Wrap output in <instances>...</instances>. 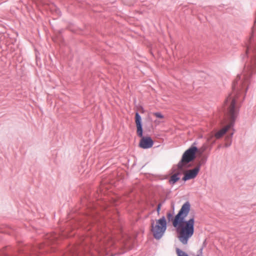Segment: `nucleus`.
Segmentation results:
<instances>
[{
    "instance_id": "nucleus-1",
    "label": "nucleus",
    "mask_w": 256,
    "mask_h": 256,
    "mask_svg": "<svg viewBox=\"0 0 256 256\" xmlns=\"http://www.w3.org/2000/svg\"><path fill=\"white\" fill-rule=\"evenodd\" d=\"M253 37L254 34H252L246 44V54L242 57V60H244L245 57H248V53H252V55L250 56V66L248 68L249 72L246 74H244L243 79H242L240 74H238L236 79L232 82V92L236 98L233 96L232 94H230L224 102L225 105L228 106L227 114L230 122L227 126L214 134V136L217 139L221 138L230 128H232L233 131L234 130V126L238 113V110L236 108V98L244 85L249 82L252 73L256 72V44L253 40Z\"/></svg>"
},
{
    "instance_id": "nucleus-2",
    "label": "nucleus",
    "mask_w": 256,
    "mask_h": 256,
    "mask_svg": "<svg viewBox=\"0 0 256 256\" xmlns=\"http://www.w3.org/2000/svg\"><path fill=\"white\" fill-rule=\"evenodd\" d=\"M190 210V206H188L180 222L176 220V228L178 234V239L184 244H188V240L192 236L194 232V217L192 216L188 220H186Z\"/></svg>"
},
{
    "instance_id": "nucleus-3",
    "label": "nucleus",
    "mask_w": 256,
    "mask_h": 256,
    "mask_svg": "<svg viewBox=\"0 0 256 256\" xmlns=\"http://www.w3.org/2000/svg\"><path fill=\"white\" fill-rule=\"evenodd\" d=\"M135 122L136 127V133L138 136L141 138L139 142V146L143 149L151 148L154 145V140L150 136H143V128L142 119L138 112L135 114Z\"/></svg>"
},
{
    "instance_id": "nucleus-4",
    "label": "nucleus",
    "mask_w": 256,
    "mask_h": 256,
    "mask_svg": "<svg viewBox=\"0 0 256 256\" xmlns=\"http://www.w3.org/2000/svg\"><path fill=\"white\" fill-rule=\"evenodd\" d=\"M196 142H194L183 154L181 160L177 164L178 168L179 170H183V168L188 164L194 160L196 158V154L198 150V148L196 146Z\"/></svg>"
},
{
    "instance_id": "nucleus-5",
    "label": "nucleus",
    "mask_w": 256,
    "mask_h": 256,
    "mask_svg": "<svg viewBox=\"0 0 256 256\" xmlns=\"http://www.w3.org/2000/svg\"><path fill=\"white\" fill-rule=\"evenodd\" d=\"M151 231L152 232L154 238L157 240L161 238L165 233L167 228V222L164 216L156 220L154 224V220H151Z\"/></svg>"
},
{
    "instance_id": "nucleus-6",
    "label": "nucleus",
    "mask_w": 256,
    "mask_h": 256,
    "mask_svg": "<svg viewBox=\"0 0 256 256\" xmlns=\"http://www.w3.org/2000/svg\"><path fill=\"white\" fill-rule=\"evenodd\" d=\"M188 206H190V202L188 201H186L182 205L180 209L174 216H173L174 214V211L172 212H168L166 214L168 222H171L174 227L176 228V220L178 221V222H180Z\"/></svg>"
},
{
    "instance_id": "nucleus-7",
    "label": "nucleus",
    "mask_w": 256,
    "mask_h": 256,
    "mask_svg": "<svg viewBox=\"0 0 256 256\" xmlns=\"http://www.w3.org/2000/svg\"><path fill=\"white\" fill-rule=\"evenodd\" d=\"M200 172V166H196L194 168L188 170L184 174L182 180L186 182L196 177Z\"/></svg>"
},
{
    "instance_id": "nucleus-8",
    "label": "nucleus",
    "mask_w": 256,
    "mask_h": 256,
    "mask_svg": "<svg viewBox=\"0 0 256 256\" xmlns=\"http://www.w3.org/2000/svg\"><path fill=\"white\" fill-rule=\"evenodd\" d=\"M180 172H177L172 174L169 179L168 182L170 184L174 185L180 180Z\"/></svg>"
},
{
    "instance_id": "nucleus-9",
    "label": "nucleus",
    "mask_w": 256,
    "mask_h": 256,
    "mask_svg": "<svg viewBox=\"0 0 256 256\" xmlns=\"http://www.w3.org/2000/svg\"><path fill=\"white\" fill-rule=\"evenodd\" d=\"M208 157L206 156H204L200 159L198 164L197 166H200V169L202 165H204L207 162Z\"/></svg>"
},
{
    "instance_id": "nucleus-10",
    "label": "nucleus",
    "mask_w": 256,
    "mask_h": 256,
    "mask_svg": "<svg viewBox=\"0 0 256 256\" xmlns=\"http://www.w3.org/2000/svg\"><path fill=\"white\" fill-rule=\"evenodd\" d=\"M176 252L178 256H189L188 254L186 252L182 251L179 248H176Z\"/></svg>"
},
{
    "instance_id": "nucleus-11",
    "label": "nucleus",
    "mask_w": 256,
    "mask_h": 256,
    "mask_svg": "<svg viewBox=\"0 0 256 256\" xmlns=\"http://www.w3.org/2000/svg\"><path fill=\"white\" fill-rule=\"evenodd\" d=\"M153 114L154 116H156V118H162L164 117V116L160 112H154Z\"/></svg>"
},
{
    "instance_id": "nucleus-12",
    "label": "nucleus",
    "mask_w": 256,
    "mask_h": 256,
    "mask_svg": "<svg viewBox=\"0 0 256 256\" xmlns=\"http://www.w3.org/2000/svg\"><path fill=\"white\" fill-rule=\"evenodd\" d=\"M161 207H162V204H158L156 207V212H157L158 214H160V212L161 210Z\"/></svg>"
},
{
    "instance_id": "nucleus-13",
    "label": "nucleus",
    "mask_w": 256,
    "mask_h": 256,
    "mask_svg": "<svg viewBox=\"0 0 256 256\" xmlns=\"http://www.w3.org/2000/svg\"><path fill=\"white\" fill-rule=\"evenodd\" d=\"M203 247H201V248L199 250L198 252V254L196 256H202V250H203Z\"/></svg>"
},
{
    "instance_id": "nucleus-14",
    "label": "nucleus",
    "mask_w": 256,
    "mask_h": 256,
    "mask_svg": "<svg viewBox=\"0 0 256 256\" xmlns=\"http://www.w3.org/2000/svg\"><path fill=\"white\" fill-rule=\"evenodd\" d=\"M233 134H234V132H231L230 134V136H227V138L228 139H232V136H233Z\"/></svg>"
},
{
    "instance_id": "nucleus-15",
    "label": "nucleus",
    "mask_w": 256,
    "mask_h": 256,
    "mask_svg": "<svg viewBox=\"0 0 256 256\" xmlns=\"http://www.w3.org/2000/svg\"><path fill=\"white\" fill-rule=\"evenodd\" d=\"M206 244H207L206 240H205L202 243V247H203V248H204V247H206Z\"/></svg>"
},
{
    "instance_id": "nucleus-16",
    "label": "nucleus",
    "mask_w": 256,
    "mask_h": 256,
    "mask_svg": "<svg viewBox=\"0 0 256 256\" xmlns=\"http://www.w3.org/2000/svg\"><path fill=\"white\" fill-rule=\"evenodd\" d=\"M171 206L172 208V211L174 212V203L173 202H171Z\"/></svg>"
},
{
    "instance_id": "nucleus-17",
    "label": "nucleus",
    "mask_w": 256,
    "mask_h": 256,
    "mask_svg": "<svg viewBox=\"0 0 256 256\" xmlns=\"http://www.w3.org/2000/svg\"><path fill=\"white\" fill-rule=\"evenodd\" d=\"M152 120L151 118H150V127H152Z\"/></svg>"
},
{
    "instance_id": "nucleus-18",
    "label": "nucleus",
    "mask_w": 256,
    "mask_h": 256,
    "mask_svg": "<svg viewBox=\"0 0 256 256\" xmlns=\"http://www.w3.org/2000/svg\"><path fill=\"white\" fill-rule=\"evenodd\" d=\"M165 202H166V199L162 200V202H160V204H162V205Z\"/></svg>"
},
{
    "instance_id": "nucleus-19",
    "label": "nucleus",
    "mask_w": 256,
    "mask_h": 256,
    "mask_svg": "<svg viewBox=\"0 0 256 256\" xmlns=\"http://www.w3.org/2000/svg\"><path fill=\"white\" fill-rule=\"evenodd\" d=\"M248 87H246V92H246L247 90H248Z\"/></svg>"
},
{
    "instance_id": "nucleus-20",
    "label": "nucleus",
    "mask_w": 256,
    "mask_h": 256,
    "mask_svg": "<svg viewBox=\"0 0 256 256\" xmlns=\"http://www.w3.org/2000/svg\"><path fill=\"white\" fill-rule=\"evenodd\" d=\"M230 144H226V146H230Z\"/></svg>"
},
{
    "instance_id": "nucleus-21",
    "label": "nucleus",
    "mask_w": 256,
    "mask_h": 256,
    "mask_svg": "<svg viewBox=\"0 0 256 256\" xmlns=\"http://www.w3.org/2000/svg\"><path fill=\"white\" fill-rule=\"evenodd\" d=\"M254 23H255V24H254L256 25V20H255Z\"/></svg>"
}]
</instances>
